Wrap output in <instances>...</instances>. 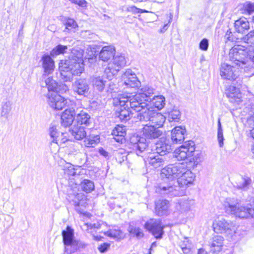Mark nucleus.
Segmentation results:
<instances>
[{
  "mask_svg": "<svg viewBox=\"0 0 254 254\" xmlns=\"http://www.w3.org/2000/svg\"><path fill=\"white\" fill-rule=\"evenodd\" d=\"M143 135L144 137L137 135H133L130 138V142L131 148L135 152L137 155H141V154L148 150V143L146 139H154L158 138L162 134V131L154 125H146L142 128Z\"/></svg>",
  "mask_w": 254,
  "mask_h": 254,
  "instance_id": "nucleus-2",
  "label": "nucleus"
},
{
  "mask_svg": "<svg viewBox=\"0 0 254 254\" xmlns=\"http://www.w3.org/2000/svg\"><path fill=\"white\" fill-rule=\"evenodd\" d=\"M241 39L250 45L254 44V30L251 31L247 35L241 38Z\"/></svg>",
  "mask_w": 254,
  "mask_h": 254,
  "instance_id": "nucleus-48",
  "label": "nucleus"
},
{
  "mask_svg": "<svg viewBox=\"0 0 254 254\" xmlns=\"http://www.w3.org/2000/svg\"><path fill=\"white\" fill-rule=\"evenodd\" d=\"M213 228L217 233H227L230 234L235 232V226L231 221H227L224 219L215 221L213 223Z\"/></svg>",
  "mask_w": 254,
  "mask_h": 254,
  "instance_id": "nucleus-16",
  "label": "nucleus"
},
{
  "mask_svg": "<svg viewBox=\"0 0 254 254\" xmlns=\"http://www.w3.org/2000/svg\"><path fill=\"white\" fill-rule=\"evenodd\" d=\"M252 180L248 176H239L236 178V181L234 187L237 189L246 190L251 187Z\"/></svg>",
  "mask_w": 254,
  "mask_h": 254,
  "instance_id": "nucleus-27",
  "label": "nucleus"
},
{
  "mask_svg": "<svg viewBox=\"0 0 254 254\" xmlns=\"http://www.w3.org/2000/svg\"><path fill=\"white\" fill-rule=\"evenodd\" d=\"M169 202L167 200H158L155 203V212L158 216H163L167 213Z\"/></svg>",
  "mask_w": 254,
  "mask_h": 254,
  "instance_id": "nucleus-32",
  "label": "nucleus"
},
{
  "mask_svg": "<svg viewBox=\"0 0 254 254\" xmlns=\"http://www.w3.org/2000/svg\"><path fill=\"white\" fill-rule=\"evenodd\" d=\"M59 68L60 69V77L61 80L64 82L71 81L72 80V73L67 68H63L62 67L61 62L60 63Z\"/></svg>",
  "mask_w": 254,
  "mask_h": 254,
  "instance_id": "nucleus-36",
  "label": "nucleus"
},
{
  "mask_svg": "<svg viewBox=\"0 0 254 254\" xmlns=\"http://www.w3.org/2000/svg\"><path fill=\"white\" fill-rule=\"evenodd\" d=\"M217 138L219 142V146L222 147L223 145V129L221 126L220 120L219 119L218 121V131H217Z\"/></svg>",
  "mask_w": 254,
  "mask_h": 254,
  "instance_id": "nucleus-49",
  "label": "nucleus"
},
{
  "mask_svg": "<svg viewBox=\"0 0 254 254\" xmlns=\"http://www.w3.org/2000/svg\"><path fill=\"white\" fill-rule=\"evenodd\" d=\"M208 47V41L207 39H203L199 43V48L203 51H206Z\"/></svg>",
  "mask_w": 254,
  "mask_h": 254,
  "instance_id": "nucleus-53",
  "label": "nucleus"
},
{
  "mask_svg": "<svg viewBox=\"0 0 254 254\" xmlns=\"http://www.w3.org/2000/svg\"><path fill=\"white\" fill-rule=\"evenodd\" d=\"M180 247L183 251V252L185 254H191V250L190 248V245L187 246L186 245L185 247H183V245H180Z\"/></svg>",
  "mask_w": 254,
  "mask_h": 254,
  "instance_id": "nucleus-57",
  "label": "nucleus"
},
{
  "mask_svg": "<svg viewBox=\"0 0 254 254\" xmlns=\"http://www.w3.org/2000/svg\"><path fill=\"white\" fill-rule=\"evenodd\" d=\"M224 239L221 236H215L213 237L210 245V250L213 253L219 252L223 247Z\"/></svg>",
  "mask_w": 254,
  "mask_h": 254,
  "instance_id": "nucleus-34",
  "label": "nucleus"
},
{
  "mask_svg": "<svg viewBox=\"0 0 254 254\" xmlns=\"http://www.w3.org/2000/svg\"><path fill=\"white\" fill-rule=\"evenodd\" d=\"M85 138V145L88 147L94 146L99 141V137L98 135H90Z\"/></svg>",
  "mask_w": 254,
  "mask_h": 254,
  "instance_id": "nucleus-42",
  "label": "nucleus"
},
{
  "mask_svg": "<svg viewBox=\"0 0 254 254\" xmlns=\"http://www.w3.org/2000/svg\"><path fill=\"white\" fill-rule=\"evenodd\" d=\"M153 94V88L148 86L141 88L138 93L133 96H130L129 103L130 107L136 108V110L139 109L140 107H137L136 105L143 104V103H146V101H150Z\"/></svg>",
  "mask_w": 254,
  "mask_h": 254,
  "instance_id": "nucleus-11",
  "label": "nucleus"
},
{
  "mask_svg": "<svg viewBox=\"0 0 254 254\" xmlns=\"http://www.w3.org/2000/svg\"><path fill=\"white\" fill-rule=\"evenodd\" d=\"M225 38L227 41L231 42H237V40L241 39V38L237 37L235 35V33H232L230 29L227 31L225 35Z\"/></svg>",
  "mask_w": 254,
  "mask_h": 254,
  "instance_id": "nucleus-50",
  "label": "nucleus"
},
{
  "mask_svg": "<svg viewBox=\"0 0 254 254\" xmlns=\"http://www.w3.org/2000/svg\"><path fill=\"white\" fill-rule=\"evenodd\" d=\"M249 64L251 62L254 63V47H251L249 48V53H248Z\"/></svg>",
  "mask_w": 254,
  "mask_h": 254,
  "instance_id": "nucleus-52",
  "label": "nucleus"
},
{
  "mask_svg": "<svg viewBox=\"0 0 254 254\" xmlns=\"http://www.w3.org/2000/svg\"><path fill=\"white\" fill-rule=\"evenodd\" d=\"M144 227L156 239L162 238L164 233V226L160 219H151L145 223Z\"/></svg>",
  "mask_w": 254,
  "mask_h": 254,
  "instance_id": "nucleus-14",
  "label": "nucleus"
},
{
  "mask_svg": "<svg viewBox=\"0 0 254 254\" xmlns=\"http://www.w3.org/2000/svg\"><path fill=\"white\" fill-rule=\"evenodd\" d=\"M44 84L47 87L49 91H53L55 93L56 91H60L59 89H60V86H58L57 81L51 77L47 78L45 81Z\"/></svg>",
  "mask_w": 254,
  "mask_h": 254,
  "instance_id": "nucleus-39",
  "label": "nucleus"
},
{
  "mask_svg": "<svg viewBox=\"0 0 254 254\" xmlns=\"http://www.w3.org/2000/svg\"><path fill=\"white\" fill-rule=\"evenodd\" d=\"M81 189L86 193L90 192L94 189V183L89 180L84 179L80 184Z\"/></svg>",
  "mask_w": 254,
  "mask_h": 254,
  "instance_id": "nucleus-41",
  "label": "nucleus"
},
{
  "mask_svg": "<svg viewBox=\"0 0 254 254\" xmlns=\"http://www.w3.org/2000/svg\"><path fill=\"white\" fill-rule=\"evenodd\" d=\"M181 117V113L178 109H173L169 113L168 120L170 122H178Z\"/></svg>",
  "mask_w": 254,
  "mask_h": 254,
  "instance_id": "nucleus-45",
  "label": "nucleus"
},
{
  "mask_svg": "<svg viewBox=\"0 0 254 254\" xmlns=\"http://www.w3.org/2000/svg\"><path fill=\"white\" fill-rule=\"evenodd\" d=\"M48 99L49 106L57 110H62L68 103L67 99L55 92L49 93Z\"/></svg>",
  "mask_w": 254,
  "mask_h": 254,
  "instance_id": "nucleus-17",
  "label": "nucleus"
},
{
  "mask_svg": "<svg viewBox=\"0 0 254 254\" xmlns=\"http://www.w3.org/2000/svg\"><path fill=\"white\" fill-rule=\"evenodd\" d=\"M99 152L101 155L105 157H107L108 155V153L103 148H101L99 150Z\"/></svg>",
  "mask_w": 254,
  "mask_h": 254,
  "instance_id": "nucleus-60",
  "label": "nucleus"
},
{
  "mask_svg": "<svg viewBox=\"0 0 254 254\" xmlns=\"http://www.w3.org/2000/svg\"><path fill=\"white\" fill-rule=\"evenodd\" d=\"M181 245H183V247H185L186 245H187V246H190V244L189 243L187 239H186V240L184 241Z\"/></svg>",
  "mask_w": 254,
  "mask_h": 254,
  "instance_id": "nucleus-63",
  "label": "nucleus"
},
{
  "mask_svg": "<svg viewBox=\"0 0 254 254\" xmlns=\"http://www.w3.org/2000/svg\"><path fill=\"white\" fill-rule=\"evenodd\" d=\"M112 134L117 142L122 143L125 140V136L126 134L125 127L117 126L113 130Z\"/></svg>",
  "mask_w": 254,
  "mask_h": 254,
  "instance_id": "nucleus-33",
  "label": "nucleus"
},
{
  "mask_svg": "<svg viewBox=\"0 0 254 254\" xmlns=\"http://www.w3.org/2000/svg\"><path fill=\"white\" fill-rule=\"evenodd\" d=\"M149 150L150 149L148 148L147 151L142 153L140 156H143L146 154H148L147 161L149 164L154 168H158L163 165L164 163V159L162 157V155H160L157 152L150 153Z\"/></svg>",
  "mask_w": 254,
  "mask_h": 254,
  "instance_id": "nucleus-22",
  "label": "nucleus"
},
{
  "mask_svg": "<svg viewBox=\"0 0 254 254\" xmlns=\"http://www.w3.org/2000/svg\"><path fill=\"white\" fill-rule=\"evenodd\" d=\"M154 113L150 122L153 124V125L159 128L163 126L165 121V118L162 114L158 113L157 111H155Z\"/></svg>",
  "mask_w": 254,
  "mask_h": 254,
  "instance_id": "nucleus-37",
  "label": "nucleus"
},
{
  "mask_svg": "<svg viewBox=\"0 0 254 254\" xmlns=\"http://www.w3.org/2000/svg\"><path fill=\"white\" fill-rule=\"evenodd\" d=\"M110 247V244L107 243H104L99 246L98 247L99 251L102 253H105L107 252Z\"/></svg>",
  "mask_w": 254,
  "mask_h": 254,
  "instance_id": "nucleus-54",
  "label": "nucleus"
},
{
  "mask_svg": "<svg viewBox=\"0 0 254 254\" xmlns=\"http://www.w3.org/2000/svg\"><path fill=\"white\" fill-rule=\"evenodd\" d=\"M76 125L80 126H84L85 127L89 126L91 124L90 116L84 111H80L77 112V116L75 118Z\"/></svg>",
  "mask_w": 254,
  "mask_h": 254,
  "instance_id": "nucleus-31",
  "label": "nucleus"
},
{
  "mask_svg": "<svg viewBox=\"0 0 254 254\" xmlns=\"http://www.w3.org/2000/svg\"><path fill=\"white\" fill-rule=\"evenodd\" d=\"M127 60L123 55L114 56L113 61L108 64L105 69L104 73L109 80H111L120 69L126 65Z\"/></svg>",
  "mask_w": 254,
  "mask_h": 254,
  "instance_id": "nucleus-10",
  "label": "nucleus"
},
{
  "mask_svg": "<svg viewBox=\"0 0 254 254\" xmlns=\"http://www.w3.org/2000/svg\"><path fill=\"white\" fill-rule=\"evenodd\" d=\"M191 143L193 144V142ZM194 150V144L187 143L176 149L174 152V156L178 160H189L190 162H193V166H195L198 164V161L197 158L192 157Z\"/></svg>",
  "mask_w": 254,
  "mask_h": 254,
  "instance_id": "nucleus-9",
  "label": "nucleus"
},
{
  "mask_svg": "<svg viewBox=\"0 0 254 254\" xmlns=\"http://www.w3.org/2000/svg\"><path fill=\"white\" fill-rule=\"evenodd\" d=\"M129 234L132 236H135L137 238H141L143 236L142 231L139 228L130 225L128 227Z\"/></svg>",
  "mask_w": 254,
  "mask_h": 254,
  "instance_id": "nucleus-46",
  "label": "nucleus"
},
{
  "mask_svg": "<svg viewBox=\"0 0 254 254\" xmlns=\"http://www.w3.org/2000/svg\"><path fill=\"white\" fill-rule=\"evenodd\" d=\"M73 90L78 95L87 96L89 93V85L85 79L76 80L72 85Z\"/></svg>",
  "mask_w": 254,
  "mask_h": 254,
  "instance_id": "nucleus-19",
  "label": "nucleus"
},
{
  "mask_svg": "<svg viewBox=\"0 0 254 254\" xmlns=\"http://www.w3.org/2000/svg\"><path fill=\"white\" fill-rule=\"evenodd\" d=\"M108 237L117 239H121L123 237V234L121 231L119 230H110L105 233Z\"/></svg>",
  "mask_w": 254,
  "mask_h": 254,
  "instance_id": "nucleus-47",
  "label": "nucleus"
},
{
  "mask_svg": "<svg viewBox=\"0 0 254 254\" xmlns=\"http://www.w3.org/2000/svg\"><path fill=\"white\" fill-rule=\"evenodd\" d=\"M234 27L236 32L244 33L250 29V23L245 17H241L235 21Z\"/></svg>",
  "mask_w": 254,
  "mask_h": 254,
  "instance_id": "nucleus-30",
  "label": "nucleus"
},
{
  "mask_svg": "<svg viewBox=\"0 0 254 254\" xmlns=\"http://www.w3.org/2000/svg\"><path fill=\"white\" fill-rule=\"evenodd\" d=\"M168 24H166L164 25L163 27L162 28V29L161 30L160 32L163 33V32H164L166 30H167V29H168Z\"/></svg>",
  "mask_w": 254,
  "mask_h": 254,
  "instance_id": "nucleus-61",
  "label": "nucleus"
},
{
  "mask_svg": "<svg viewBox=\"0 0 254 254\" xmlns=\"http://www.w3.org/2000/svg\"><path fill=\"white\" fill-rule=\"evenodd\" d=\"M197 254H207V253L203 249H200L198 251Z\"/></svg>",
  "mask_w": 254,
  "mask_h": 254,
  "instance_id": "nucleus-62",
  "label": "nucleus"
},
{
  "mask_svg": "<svg viewBox=\"0 0 254 254\" xmlns=\"http://www.w3.org/2000/svg\"><path fill=\"white\" fill-rule=\"evenodd\" d=\"M72 3L77 4L81 7L86 6L87 2L85 0H68Z\"/></svg>",
  "mask_w": 254,
  "mask_h": 254,
  "instance_id": "nucleus-56",
  "label": "nucleus"
},
{
  "mask_svg": "<svg viewBox=\"0 0 254 254\" xmlns=\"http://www.w3.org/2000/svg\"><path fill=\"white\" fill-rule=\"evenodd\" d=\"M93 85L95 89L101 92L104 89L106 81L102 76H94L92 80Z\"/></svg>",
  "mask_w": 254,
  "mask_h": 254,
  "instance_id": "nucleus-38",
  "label": "nucleus"
},
{
  "mask_svg": "<svg viewBox=\"0 0 254 254\" xmlns=\"http://www.w3.org/2000/svg\"><path fill=\"white\" fill-rule=\"evenodd\" d=\"M64 25L65 26V29L68 30L74 29L77 26L76 22L73 19L71 18H68L65 22Z\"/></svg>",
  "mask_w": 254,
  "mask_h": 254,
  "instance_id": "nucleus-51",
  "label": "nucleus"
},
{
  "mask_svg": "<svg viewBox=\"0 0 254 254\" xmlns=\"http://www.w3.org/2000/svg\"><path fill=\"white\" fill-rule=\"evenodd\" d=\"M69 132L74 138L78 140H80L86 136V132L84 126L74 124L70 127Z\"/></svg>",
  "mask_w": 254,
  "mask_h": 254,
  "instance_id": "nucleus-26",
  "label": "nucleus"
},
{
  "mask_svg": "<svg viewBox=\"0 0 254 254\" xmlns=\"http://www.w3.org/2000/svg\"><path fill=\"white\" fill-rule=\"evenodd\" d=\"M137 107H139V109L136 110V108L131 107L133 110L139 113L137 114V118L140 121H151L152 117L154 114L155 110L153 108L151 107L146 103L143 104L136 105Z\"/></svg>",
  "mask_w": 254,
  "mask_h": 254,
  "instance_id": "nucleus-15",
  "label": "nucleus"
},
{
  "mask_svg": "<svg viewBox=\"0 0 254 254\" xmlns=\"http://www.w3.org/2000/svg\"><path fill=\"white\" fill-rule=\"evenodd\" d=\"M196 206L195 201L193 199L183 198L180 199L176 204V210L183 216L193 215Z\"/></svg>",
  "mask_w": 254,
  "mask_h": 254,
  "instance_id": "nucleus-12",
  "label": "nucleus"
},
{
  "mask_svg": "<svg viewBox=\"0 0 254 254\" xmlns=\"http://www.w3.org/2000/svg\"><path fill=\"white\" fill-rule=\"evenodd\" d=\"M165 104V97L162 95L154 97L150 101V107H154L157 110L162 109Z\"/></svg>",
  "mask_w": 254,
  "mask_h": 254,
  "instance_id": "nucleus-35",
  "label": "nucleus"
},
{
  "mask_svg": "<svg viewBox=\"0 0 254 254\" xmlns=\"http://www.w3.org/2000/svg\"><path fill=\"white\" fill-rule=\"evenodd\" d=\"M48 133L51 142L58 145H61L67 140V139L64 137V133L59 131L57 127L53 124H51L49 127Z\"/></svg>",
  "mask_w": 254,
  "mask_h": 254,
  "instance_id": "nucleus-20",
  "label": "nucleus"
},
{
  "mask_svg": "<svg viewBox=\"0 0 254 254\" xmlns=\"http://www.w3.org/2000/svg\"><path fill=\"white\" fill-rule=\"evenodd\" d=\"M83 51L72 49L68 58L61 61L62 67L67 68L74 76H79L84 70Z\"/></svg>",
  "mask_w": 254,
  "mask_h": 254,
  "instance_id": "nucleus-4",
  "label": "nucleus"
},
{
  "mask_svg": "<svg viewBox=\"0 0 254 254\" xmlns=\"http://www.w3.org/2000/svg\"><path fill=\"white\" fill-rule=\"evenodd\" d=\"M65 173L69 176H75L77 174L76 171L71 165L68 167L65 171Z\"/></svg>",
  "mask_w": 254,
  "mask_h": 254,
  "instance_id": "nucleus-55",
  "label": "nucleus"
},
{
  "mask_svg": "<svg viewBox=\"0 0 254 254\" xmlns=\"http://www.w3.org/2000/svg\"><path fill=\"white\" fill-rule=\"evenodd\" d=\"M249 48L244 49L241 45H236L230 49L229 57L230 61L235 66L241 68H248Z\"/></svg>",
  "mask_w": 254,
  "mask_h": 254,
  "instance_id": "nucleus-5",
  "label": "nucleus"
},
{
  "mask_svg": "<svg viewBox=\"0 0 254 254\" xmlns=\"http://www.w3.org/2000/svg\"><path fill=\"white\" fill-rule=\"evenodd\" d=\"M42 66L43 69V75L51 74L55 68V62L49 55H44L42 58Z\"/></svg>",
  "mask_w": 254,
  "mask_h": 254,
  "instance_id": "nucleus-23",
  "label": "nucleus"
},
{
  "mask_svg": "<svg viewBox=\"0 0 254 254\" xmlns=\"http://www.w3.org/2000/svg\"><path fill=\"white\" fill-rule=\"evenodd\" d=\"M226 211L242 219L253 218L254 216V204L242 203L235 198H227L224 201Z\"/></svg>",
  "mask_w": 254,
  "mask_h": 254,
  "instance_id": "nucleus-3",
  "label": "nucleus"
},
{
  "mask_svg": "<svg viewBox=\"0 0 254 254\" xmlns=\"http://www.w3.org/2000/svg\"><path fill=\"white\" fill-rule=\"evenodd\" d=\"M11 109L12 103L10 101H5L2 102L1 105V116L7 118Z\"/></svg>",
  "mask_w": 254,
  "mask_h": 254,
  "instance_id": "nucleus-40",
  "label": "nucleus"
},
{
  "mask_svg": "<svg viewBox=\"0 0 254 254\" xmlns=\"http://www.w3.org/2000/svg\"><path fill=\"white\" fill-rule=\"evenodd\" d=\"M195 179V175L187 169L183 174L177 179V181L161 182L155 187V191L170 197L181 196L185 194V189L187 186L191 185Z\"/></svg>",
  "mask_w": 254,
  "mask_h": 254,
  "instance_id": "nucleus-1",
  "label": "nucleus"
},
{
  "mask_svg": "<svg viewBox=\"0 0 254 254\" xmlns=\"http://www.w3.org/2000/svg\"><path fill=\"white\" fill-rule=\"evenodd\" d=\"M251 111L253 113L254 115V103H252L251 105Z\"/></svg>",
  "mask_w": 254,
  "mask_h": 254,
  "instance_id": "nucleus-64",
  "label": "nucleus"
},
{
  "mask_svg": "<svg viewBox=\"0 0 254 254\" xmlns=\"http://www.w3.org/2000/svg\"><path fill=\"white\" fill-rule=\"evenodd\" d=\"M71 102V106L65 110L61 116L62 125L66 127L70 126L74 119L75 116L78 112V108L74 102Z\"/></svg>",
  "mask_w": 254,
  "mask_h": 254,
  "instance_id": "nucleus-18",
  "label": "nucleus"
},
{
  "mask_svg": "<svg viewBox=\"0 0 254 254\" xmlns=\"http://www.w3.org/2000/svg\"><path fill=\"white\" fill-rule=\"evenodd\" d=\"M242 13L245 14H251L254 12V3L247 2L243 4Z\"/></svg>",
  "mask_w": 254,
  "mask_h": 254,
  "instance_id": "nucleus-44",
  "label": "nucleus"
},
{
  "mask_svg": "<svg viewBox=\"0 0 254 254\" xmlns=\"http://www.w3.org/2000/svg\"><path fill=\"white\" fill-rule=\"evenodd\" d=\"M226 94L231 102L239 103L241 101L242 94L238 87L230 86L226 90Z\"/></svg>",
  "mask_w": 254,
  "mask_h": 254,
  "instance_id": "nucleus-25",
  "label": "nucleus"
},
{
  "mask_svg": "<svg viewBox=\"0 0 254 254\" xmlns=\"http://www.w3.org/2000/svg\"><path fill=\"white\" fill-rule=\"evenodd\" d=\"M156 152L160 155H164L172 150L169 140L161 138L155 144Z\"/></svg>",
  "mask_w": 254,
  "mask_h": 254,
  "instance_id": "nucleus-24",
  "label": "nucleus"
},
{
  "mask_svg": "<svg viewBox=\"0 0 254 254\" xmlns=\"http://www.w3.org/2000/svg\"><path fill=\"white\" fill-rule=\"evenodd\" d=\"M235 65H230L226 63L221 64L220 67V74L221 76L227 80H235L239 76L238 67Z\"/></svg>",
  "mask_w": 254,
  "mask_h": 254,
  "instance_id": "nucleus-13",
  "label": "nucleus"
},
{
  "mask_svg": "<svg viewBox=\"0 0 254 254\" xmlns=\"http://www.w3.org/2000/svg\"><path fill=\"white\" fill-rule=\"evenodd\" d=\"M130 96L122 95L116 99H114V104L119 105L120 107L115 113L116 117L122 121H127L130 119L131 115L130 103Z\"/></svg>",
  "mask_w": 254,
  "mask_h": 254,
  "instance_id": "nucleus-7",
  "label": "nucleus"
},
{
  "mask_svg": "<svg viewBox=\"0 0 254 254\" xmlns=\"http://www.w3.org/2000/svg\"><path fill=\"white\" fill-rule=\"evenodd\" d=\"M185 129H183L181 127H175L171 132V139L174 143H181L185 139Z\"/></svg>",
  "mask_w": 254,
  "mask_h": 254,
  "instance_id": "nucleus-28",
  "label": "nucleus"
},
{
  "mask_svg": "<svg viewBox=\"0 0 254 254\" xmlns=\"http://www.w3.org/2000/svg\"><path fill=\"white\" fill-rule=\"evenodd\" d=\"M90 228L89 229H88L87 230L88 231V232L89 233H92V229H99L101 227L100 226V224L99 223H94L93 224H90Z\"/></svg>",
  "mask_w": 254,
  "mask_h": 254,
  "instance_id": "nucleus-59",
  "label": "nucleus"
},
{
  "mask_svg": "<svg viewBox=\"0 0 254 254\" xmlns=\"http://www.w3.org/2000/svg\"><path fill=\"white\" fill-rule=\"evenodd\" d=\"M124 84L127 87L134 88L140 84L135 74L130 69H127L122 75Z\"/></svg>",
  "mask_w": 254,
  "mask_h": 254,
  "instance_id": "nucleus-21",
  "label": "nucleus"
},
{
  "mask_svg": "<svg viewBox=\"0 0 254 254\" xmlns=\"http://www.w3.org/2000/svg\"><path fill=\"white\" fill-rule=\"evenodd\" d=\"M115 54V49L113 46H106L102 48L101 50L99 58L100 60L106 62L110 60L114 56Z\"/></svg>",
  "mask_w": 254,
  "mask_h": 254,
  "instance_id": "nucleus-29",
  "label": "nucleus"
},
{
  "mask_svg": "<svg viewBox=\"0 0 254 254\" xmlns=\"http://www.w3.org/2000/svg\"><path fill=\"white\" fill-rule=\"evenodd\" d=\"M187 165L184 163L170 164L166 166L161 171V182L177 181V179L187 171Z\"/></svg>",
  "mask_w": 254,
  "mask_h": 254,
  "instance_id": "nucleus-6",
  "label": "nucleus"
},
{
  "mask_svg": "<svg viewBox=\"0 0 254 254\" xmlns=\"http://www.w3.org/2000/svg\"><path fill=\"white\" fill-rule=\"evenodd\" d=\"M67 49L66 46L58 45L51 51L50 55L53 57H55L58 55L64 54Z\"/></svg>",
  "mask_w": 254,
  "mask_h": 254,
  "instance_id": "nucleus-43",
  "label": "nucleus"
},
{
  "mask_svg": "<svg viewBox=\"0 0 254 254\" xmlns=\"http://www.w3.org/2000/svg\"><path fill=\"white\" fill-rule=\"evenodd\" d=\"M63 240L64 247V252L71 254L83 247L82 243L75 239L74 231L69 226H67L66 230L62 231Z\"/></svg>",
  "mask_w": 254,
  "mask_h": 254,
  "instance_id": "nucleus-8",
  "label": "nucleus"
},
{
  "mask_svg": "<svg viewBox=\"0 0 254 254\" xmlns=\"http://www.w3.org/2000/svg\"><path fill=\"white\" fill-rule=\"evenodd\" d=\"M58 86H60V89H59L60 91H56V93H58V92L63 93L65 92L68 89V86L65 84L58 85Z\"/></svg>",
  "mask_w": 254,
  "mask_h": 254,
  "instance_id": "nucleus-58",
  "label": "nucleus"
}]
</instances>
